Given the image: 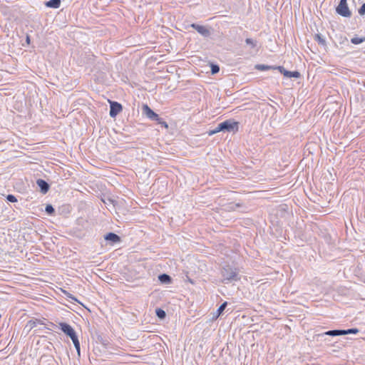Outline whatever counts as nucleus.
<instances>
[{"instance_id": "nucleus-1", "label": "nucleus", "mask_w": 365, "mask_h": 365, "mask_svg": "<svg viewBox=\"0 0 365 365\" xmlns=\"http://www.w3.org/2000/svg\"><path fill=\"white\" fill-rule=\"evenodd\" d=\"M220 274L222 277V282L224 284L237 282L241 279L239 269L230 264L224 265L220 270Z\"/></svg>"}, {"instance_id": "nucleus-2", "label": "nucleus", "mask_w": 365, "mask_h": 365, "mask_svg": "<svg viewBox=\"0 0 365 365\" xmlns=\"http://www.w3.org/2000/svg\"><path fill=\"white\" fill-rule=\"evenodd\" d=\"M238 124V122L232 119L225 120L219 123L213 130L210 132L209 134L213 135L220 131L236 132L239 128Z\"/></svg>"}, {"instance_id": "nucleus-3", "label": "nucleus", "mask_w": 365, "mask_h": 365, "mask_svg": "<svg viewBox=\"0 0 365 365\" xmlns=\"http://www.w3.org/2000/svg\"><path fill=\"white\" fill-rule=\"evenodd\" d=\"M109 103H110L109 115L111 118H115L122 111L123 106L120 103H118L117 101H109Z\"/></svg>"}, {"instance_id": "nucleus-4", "label": "nucleus", "mask_w": 365, "mask_h": 365, "mask_svg": "<svg viewBox=\"0 0 365 365\" xmlns=\"http://www.w3.org/2000/svg\"><path fill=\"white\" fill-rule=\"evenodd\" d=\"M58 326L61 330L71 339L77 335L76 332L70 324L66 322H59Z\"/></svg>"}, {"instance_id": "nucleus-5", "label": "nucleus", "mask_w": 365, "mask_h": 365, "mask_svg": "<svg viewBox=\"0 0 365 365\" xmlns=\"http://www.w3.org/2000/svg\"><path fill=\"white\" fill-rule=\"evenodd\" d=\"M142 111L148 118L151 120H158V114L154 112L147 104H144L142 107Z\"/></svg>"}, {"instance_id": "nucleus-6", "label": "nucleus", "mask_w": 365, "mask_h": 365, "mask_svg": "<svg viewBox=\"0 0 365 365\" xmlns=\"http://www.w3.org/2000/svg\"><path fill=\"white\" fill-rule=\"evenodd\" d=\"M277 70L284 75V76L287 78H299L301 77V73L297 71H289L286 70L283 66H278Z\"/></svg>"}, {"instance_id": "nucleus-7", "label": "nucleus", "mask_w": 365, "mask_h": 365, "mask_svg": "<svg viewBox=\"0 0 365 365\" xmlns=\"http://www.w3.org/2000/svg\"><path fill=\"white\" fill-rule=\"evenodd\" d=\"M190 26L195 29L200 34H201L204 37H208L210 36V31L205 26H201L192 23L190 25Z\"/></svg>"}, {"instance_id": "nucleus-8", "label": "nucleus", "mask_w": 365, "mask_h": 365, "mask_svg": "<svg viewBox=\"0 0 365 365\" xmlns=\"http://www.w3.org/2000/svg\"><path fill=\"white\" fill-rule=\"evenodd\" d=\"M336 11L343 17H350L351 16V12L349 9L348 5L339 4L336 8Z\"/></svg>"}, {"instance_id": "nucleus-9", "label": "nucleus", "mask_w": 365, "mask_h": 365, "mask_svg": "<svg viewBox=\"0 0 365 365\" xmlns=\"http://www.w3.org/2000/svg\"><path fill=\"white\" fill-rule=\"evenodd\" d=\"M325 336H341V329H333V330H329L327 331H325L322 334H317V338L318 339H322Z\"/></svg>"}, {"instance_id": "nucleus-10", "label": "nucleus", "mask_w": 365, "mask_h": 365, "mask_svg": "<svg viewBox=\"0 0 365 365\" xmlns=\"http://www.w3.org/2000/svg\"><path fill=\"white\" fill-rule=\"evenodd\" d=\"M105 240L110 242L113 244L120 242L121 239L119 235L114 232H108L104 235Z\"/></svg>"}, {"instance_id": "nucleus-11", "label": "nucleus", "mask_w": 365, "mask_h": 365, "mask_svg": "<svg viewBox=\"0 0 365 365\" xmlns=\"http://www.w3.org/2000/svg\"><path fill=\"white\" fill-rule=\"evenodd\" d=\"M36 184L39 187L41 192L43 194H46L49 190L50 185L46 180L43 179H38L36 180Z\"/></svg>"}, {"instance_id": "nucleus-12", "label": "nucleus", "mask_w": 365, "mask_h": 365, "mask_svg": "<svg viewBox=\"0 0 365 365\" xmlns=\"http://www.w3.org/2000/svg\"><path fill=\"white\" fill-rule=\"evenodd\" d=\"M61 0H49L45 2V6L48 8L58 9L61 6Z\"/></svg>"}, {"instance_id": "nucleus-13", "label": "nucleus", "mask_w": 365, "mask_h": 365, "mask_svg": "<svg viewBox=\"0 0 365 365\" xmlns=\"http://www.w3.org/2000/svg\"><path fill=\"white\" fill-rule=\"evenodd\" d=\"M158 280L162 284H170L172 282V277L169 274L163 273L158 276Z\"/></svg>"}, {"instance_id": "nucleus-14", "label": "nucleus", "mask_w": 365, "mask_h": 365, "mask_svg": "<svg viewBox=\"0 0 365 365\" xmlns=\"http://www.w3.org/2000/svg\"><path fill=\"white\" fill-rule=\"evenodd\" d=\"M227 302H224L218 307V309H217L216 312L214 314V315L212 317V319H216L217 318H218L223 313V312L225 309V308L227 307Z\"/></svg>"}, {"instance_id": "nucleus-15", "label": "nucleus", "mask_w": 365, "mask_h": 365, "mask_svg": "<svg viewBox=\"0 0 365 365\" xmlns=\"http://www.w3.org/2000/svg\"><path fill=\"white\" fill-rule=\"evenodd\" d=\"M255 69L258 71H268V70H275L277 69V66H268L264 64H257L255 66Z\"/></svg>"}, {"instance_id": "nucleus-16", "label": "nucleus", "mask_w": 365, "mask_h": 365, "mask_svg": "<svg viewBox=\"0 0 365 365\" xmlns=\"http://www.w3.org/2000/svg\"><path fill=\"white\" fill-rule=\"evenodd\" d=\"M73 343V345L76 349L77 354L78 356L81 355V346H80V342L78 338V336H75L74 337H72L71 339Z\"/></svg>"}, {"instance_id": "nucleus-17", "label": "nucleus", "mask_w": 365, "mask_h": 365, "mask_svg": "<svg viewBox=\"0 0 365 365\" xmlns=\"http://www.w3.org/2000/svg\"><path fill=\"white\" fill-rule=\"evenodd\" d=\"M314 40L318 43L319 45L326 46L327 43L324 38L321 34H316L314 36Z\"/></svg>"}, {"instance_id": "nucleus-18", "label": "nucleus", "mask_w": 365, "mask_h": 365, "mask_svg": "<svg viewBox=\"0 0 365 365\" xmlns=\"http://www.w3.org/2000/svg\"><path fill=\"white\" fill-rule=\"evenodd\" d=\"M39 322H41V319H31L27 322L26 327H29V330H31L36 327L37 324H38Z\"/></svg>"}, {"instance_id": "nucleus-19", "label": "nucleus", "mask_w": 365, "mask_h": 365, "mask_svg": "<svg viewBox=\"0 0 365 365\" xmlns=\"http://www.w3.org/2000/svg\"><path fill=\"white\" fill-rule=\"evenodd\" d=\"M359 332V330L357 328H351L348 329H341V336L342 335H346L350 334H358Z\"/></svg>"}, {"instance_id": "nucleus-20", "label": "nucleus", "mask_w": 365, "mask_h": 365, "mask_svg": "<svg viewBox=\"0 0 365 365\" xmlns=\"http://www.w3.org/2000/svg\"><path fill=\"white\" fill-rule=\"evenodd\" d=\"M155 314H156V316H157L159 319H165V317H166V313H165V312L163 309H160V308H157V309H155Z\"/></svg>"}, {"instance_id": "nucleus-21", "label": "nucleus", "mask_w": 365, "mask_h": 365, "mask_svg": "<svg viewBox=\"0 0 365 365\" xmlns=\"http://www.w3.org/2000/svg\"><path fill=\"white\" fill-rule=\"evenodd\" d=\"M45 212L48 215H53L54 213H55V209H54V207H53L52 205L48 204V205H46V206L45 207Z\"/></svg>"}, {"instance_id": "nucleus-22", "label": "nucleus", "mask_w": 365, "mask_h": 365, "mask_svg": "<svg viewBox=\"0 0 365 365\" xmlns=\"http://www.w3.org/2000/svg\"><path fill=\"white\" fill-rule=\"evenodd\" d=\"M365 41V38L354 37L351 39L353 44H359Z\"/></svg>"}, {"instance_id": "nucleus-23", "label": "nucleus", "mask_w": 365, "mask_h": 365, "mask_svg": "<svg viewBox=\"0 0 365 365\" xmlns=\"http://www.w3.org/2000/svg\"><path fill=\"white\" fill-rule=\"evenodd\" d=\"M154 121H156L158 124L160 125L162 127H164L165 128H168V123L158 115V120H155Z\"/></svg>"}, {"instance_id": "nucleus-24", "label": "nucleus", "mask_w": 365, "mask_h": 365, "mask_svg": "<svg viewBox=\"0 0 365 365\" xmlns=\"http://www.w3.org/2000/svg\"><path fill=\"white\" fill-rule=\"evenodd\" d=\"M245 43L247 45H250L252 48H255L257 46V41H254L252 38H247L245 39Z\"/></svg>"}, {"instance_id": "nucleus-25", "label": "nucleus", "mask_w": 365, "mask_h": 365, "mask_svg": "<svg viewBox=\"0 0 365 365\" xmlns=\"http://www.w3.org/2000/svg\"><path fill=\"white\" fill-rule=\"evenodd\" d=\"M220 71V67L217 64L211 65V73L212 74H216Z\"/></svg>"}, {"instance_id": "nucleus-26", "label": "nucleus", "mask_w": 365, "mask_h": 365, "mask_svg": "<svg viewBox=\"0 0 365 365\" xmlns=\"http://www.w3.org/2000/svg\"><path fill=\"white\" fill-rule=\"evenodd\" d=\"M6 200L10 202H17V198L11 194H9L6 196Z\"/></svg>"}, {"instance_id": "nucleus-27", "label": "nucleus", "mask_w": 365, "mask_h": 365, "mask_svg": "<svg viewBox=\"0 0 365 365\" xmlns=\"http://www.w3.org/2000/svg\"><path fill=\"white\" fill-rule=\"evenodd\" d=\"M242 205L240 203L231 204L228 207V210H235L237 207H240Z\"/></svg>"}, {"instance_id": "nucleus-28", "label": "nucleus", "mask_w": 365, "mask_h": 365, "mask_svg": "<svg viewBox=\"0 0 365 365\" xmlns=\"http://www.w3.org/2000/svg\"><path fill=\"white\" fill-rule=\"evenodd\" d=\"M63 294H64L67 297H68V298H70V299H73V300H74V301H76V302H78V301L77 300V299H76V298L73 294H71V293H69V292H66V291H65V290H63Z\"/></svg>"}, {"instance_id": "nucleus-29", "label": "nucleus", "mask_w": 365, "mask_h": 365, "mask_svg": "<svg viewBox=\"0 0 365 365\" xmlns=\"http://www.w3.org/2000/svg\"><path fill=\"white\" fill-rule=\"evenodd\" d=\"M359 14L361 15V16H364L365 15V3H364L361 7L359 9V11H358Z\"/></svg>"}, {"instance_id": "nucleus-30", "label": "nucleus", "mask_w": 365, "mask_h": 365, "mask_svg": "<svg viewBox=\"0 0 365 365\" xmlns=\"http://www.w3.org/2000/svg\"><path fill=\"white\" fill-rule=\"evenodd\" d=\"M339 4L347 5V0H340Z\"/></svg>"}, {"instance_id": "nucleus-31", "label": "nucleus", "mask_w": 365, "mask_h": 365, "mask_svg": "<svg viewBox=\"0 0 365 365\" xmlns=\"http://www.w3.org/2000/svg\"><path fill=\"white\" fill-rule=\"evenodd\" d=\"M26 41L28 44L30 43V36L29 35L26 36Z\"/></svg>"}, {"instance_id": "nucleus-32", "label": "nucleus", "mask_w": 365, "mask_h": 365, "mask_svg": "<svg viewBox=\"0 0 365 365\" xmlns=\"http://www.w3.org/2000/svg\"><path fill=\"white\" fill-rule=\"evenodd\" d=\"M49 324L51 327H56V324H53V322H49Z\"/></svg>"}, {"instance_id": "nucleus-33", "label": "nucleus", "mask_w": 365, "mask_h": 365, "mask_svg": "<svg viewBox=\"0 0 365 365\" xmlns=\"http://www.w3.org/2000/svg\"><path fill=\"white\" fill-rule=\"evenodd\" d=\"M38 324H45L43 323V321H41V322H39V323H38Z\"/></svg>"}, {"instance_id": "nucleus-34", "label": "nucleus", "mask_w": 365, "mask_h": 365, "mask_svg": "<svg viewBox=\"0 0 365 365\" xmlns=\"http://www.w3.org/2000/svg\"><path fill=\"white\" fill-rule=\"evenodd\" d=\"M103 344L104 346H106V345H107V344H106V342H103Z\"/></svg>"}]
</instances>
